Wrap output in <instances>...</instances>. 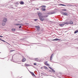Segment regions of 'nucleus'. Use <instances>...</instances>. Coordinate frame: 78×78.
I'll list each match as a JSON object with an SVG mask.
<instances>
[{
	"instance_id": "nucleus-26",
	"label": "nucleus",
	"mask_w": 78,
	"mask_h": 78,
	"mask_svg": "<svg viewBox=\"0 0 78 78\" xmlns=\"http://www.w3.org/2000/svg\"><path fill=\"white\" fill-rule=\"evenodd\" d=\"M44 69H47V67L46 66H44Z\"/></svg>"
},
{
	"instance_id": "nucleus-30",
	"label": "nucleus",
	"mask_w": 78,
	"mask_h": 78,
	"mask_svg": "<svg viewBox=\"0 0 78 78\" xmlns=\"http://www.w3.org/2000/svg\"><path fill=\"white\" fill-rule=\"evenodd\" d=\"M44 17H48V16H44Z\"/></svg>"
},
{
	"instance_id": "nucleus-9",
	"label": "nucleus",
	"mask_w": 78,
	"mask_h": 78,
	"mask_svg": "<svg viewBox=\"0 0 78 78\" xmlns=\"http://www.w3.org/2000/svg\"><path fill=\"white\" fill-rule=\"evenodd\" d=\"M60 39H58V38H56L54 40H52L51 41H60Z\"/></svg>"
},
{
	"instance_id": "nucleus-23",
	"label": "nucleus",
	"mask_w": 78,
	"mask_h": 78,
	"mask_svg": "<svg viewBox=\"0 0 78 78\" xmlns=\"http://www.w3.org/2000/svg\"><path fill=\"white\" fill-rule=\"evenodd\" d=\"M41 7H44V8H45L46 7V6L45 5H42L41 6Z\"/></svg>"
},
{
	"instance_id": "nucleus-34",
	"label": "nucleus",
	"mask_w": 78,
	"mask_h": 78,
	"mask_svg": "<svg viewBox=\"0 0 78 78\" xmlns=\"http://www.w3.org/2000/svg\"><path fill=\"white\" fill-rule=\"evenodd\" d=\"M68 5V6H72V5Z\"/></svg>"
},
{
	"instance_id": "nucleus-13",
	"label": "nucleus",
	"mask_w": 78,
	"mask_h": 78,
	"mask_svg": "<svg viewBox=\"0 0 78 78\" xmlns=\"http://www.w3.org/2000/svg\"><path fill=\"white\" fill-rule=\"evenodd\" d=\"M49 69H51V70H52L53 72H55V70H53V69H52V68H51V67L49 66Z\"/></svg>"
},
{
	"instance_id": "nucleus-2",
	"label": "nucleus",
	"mask_w": 78,
	"mask_h": 78,
	"mask_svg": "<svg viewBox=\"0 0 78 78\" xmlns=\"http://www.w3.org/2000/svg\"><path fill=\"white\" fill-rule=\"evenodd\" d=\"M64 25H69V23L68 22H65L63 23L60 24H59L60 27H63Z\"/></svg>"
},
{
	"instance_id": "nucleus-7",
	"label": "nucleus",
	"mask_w": 78,
	"mask_h": 78,
	"mask_svg": "<svg viewBox=\"0 0 78 78\" xmlns=\"http://www.w3.org/2000/svg\"><path fill=\"white\" fill-rule=\"evenodd\" d=\"M2 25H3V26H5V25H6V23L2 21Z\"/></svg>"
},
{
	"instance_id": "nucleus-18",
	"label": "nucleus",
	"mask_w": 78,
	"mask_h": 78,
	"mask_svg": "<svg viewBox=\"0 0 78 78\" xmlns=\"http://www.w3.org/2000/svg\"><path fill=\"white\" fill-rule=\"evenodd\" d=\"M12 31H16V29H12Z\"/></svg>"
},
{
	"instance_id": "nucleus-8",
	"label": "nucleus",
	"mask_w": 78,
	"mask_h": 78,
	"mask_svg": "<svg viewBox=\"0 0 78 78\" xmlns=\"http://www.w3.org/2000/svg\"><path fill=\"white\" fill-rule=\"evenodd\" d=\"M30 73H31L32 75V76H35V75H34V73H32V72H30Z\"/></svg>"
},
{
	"instance_id": "nucleus-29",
	"label": "nucleus",
	"mask_w": 78,
	"mask_h": 78,
	"mask_svg": "<svg viewBox=\"0 0 78 78\" xmlns=\"http://www.w3.org/2000/svg\"><path fill=\"white\" fill-rule=\"evenodd\" d=\"M60 5H62V6H66V5H64L62 4H60Z\"/></svg>"
},
{
	"instance_id": "nucleus-33",
	"label": "nucleus",
	"mask_w": 78,
	"mask_h": 78,
	"mask_svg": "<svg viewBox=\"0 0 78 78\" xmlns=\"http://www.w3.org/2000/svg\"><path fill=\"white\" fill-rule=\"evenodd\" d=\"M38 15L39 16V13H38Z\"/></svg>"
},
{
	"instance_id": "nucleus-24",
	"label": "nucleus",
	"mask_w": 78,
	"mask_h": 78,
	"mask_svg": "<svg viewBox=\"0 0 78 78\" xmlns=\"http://www.w3.org/2000/svg\"><path fill=\"white\" fill-rule=\"evenodd\" d=\"M20 25H21V26H23V24L21 23L20 24Z\"/></svg>"
},
{
	"instance_id": "nucleus-5",
	"label": "nucleus",
	"mask_w": 78,
	"mask_h": 78,
	"mask_svg": "<svg viewBox=\"0 0 78 78\" xmlns=\"http://www.w3.org/2000/svg\"><path fill=\"white\" fill-rule=\"evenodd\" d=\"M48 62L46 61L44 63V64L46 65V66H50V65L48 64L47 63Z\"/></svg>"
},
{
	"instance_id": "nucleus-17",
	"label": "nucleus",
	"mask_w": 78,
	"mask_h": 78,
	"mask_svg": "<svg viewBox=\"0 0 78 78\" xmlns=\"http://www.w3.org/2000/svg\"><path fill=\"white\" fill-rule=\"evenodd\" d=\"M26 61V59L25 58H23V62H25Z\"/></svg>"
},
{
	"instance_id": "nucleus-38",
	"label": "nucleus",
	"mask_w": 78,
	"mask_h": 78,
	"mask_svg": "<svg viewBox=\"0 0 78 78\" xmlns=\"http://www.w3.org/2000/svg\"><path fill=\"white\" fill-rule=\"evenodd\" d=\"M38 9V10H39V9Z\"/></svg>"
},
{
	"instance_id": "nucleus-19",
	"label": "nucleus",
	"mask_w": 78,
	"mask_h": 78,
	"mask_svg": "<svg viewBox=\"0 0 78 78\" xmlns=\"http://www.w3.org/2000/svg\"><path fill=\"white\" fill-rule=\"evenodd\" d=\"M0 40H1V41H3V42H6V41H5L2 40L1 38H0Z\"/></svg>"
},
{
	"instance_id": "nucleus-15",
	"label": "nucleus",
	"mask_w": 78,
	"mask_h": 78,
	"mask_svg": "<svg viewBox=\"0 0 78 78\" xmlns=\"http://www.w3.org/2000/svg\"><path fill=\"white\" fill-rule=\"evenodd\" d=\"M20 4H21V5H23L24 4V2H21Z\"/></svg>"
},
{
	"instance_id": "nucleus-6",
	"label": "nucleus",
	"mask_w": 78,
	"mask_h": 78,
	"mask_svg": "<svg viewBox=\"0 0 78 78\" xmlns=\"http://www.w3.org/2000/svg\"><path fill=\"white\" fill-rule=\"evenodd\" d=\"M35 27L37 28V31H39V27L37 26H35Z\"/></svg>"
},
{
	"instance_id": "nucleus-28",
	"label": "nucleus",
	"mask_w": 78,
	"mask_h": 78,
	"mask_svg": "<svg viewBox=\"0 0 78 78\" xmlns=\"http://www.w3.org/2000/svg\"><path fill=\"white\" fill-rule=\"evenodd\" d=\"M14 51V50H11L10 51V52H11L12 51Z\"/></svg>"
},
{
	"instance_id": "nucleus-37",
	"label": "nucleus",
	"mask_w": 78,
	"mask_h": 78,
	"mask_svg": "<svg viewBox=\"0 0 78 78\" xmlns=\"http://www.w3.org/2000/svg\"><path fill=\"white\" fill-rule=\"evenodd\" d=\"M53 14V13H51L50 14Z\"/></svg>"
},
{
	"instance_id": "nucleus-16",
	"label": "nucleus",
	"mask_w": 78,
	"mask_h": 78,
	"mask_svg": "<svg viewBox=\"0 0 78 78\" xmlns=\"http://www.w3.org/2000/svg\"><path fill=\"white\" fill-rule=\"evenodd\" d=\"M78 33V30H76L74 32V33H75V34H76V33Z\"/></svg>"
},
{
	"instance_id": "nucleus-32",
	"label": "nucleus",
	"mask_w": 78,
	"mask_h": 78,
	"mask_svg": "<svg viewBox=\"0 0 78 78\" xmlns=\"http://www.w3.org/2000/svg\"><path fill=\"white\" fill-rule=\"evenodd\" d=\"M0 37H3V36H0Z\"/></svg>"
},
{
	"instance_id": "nucleus-3",
	"label": "nucleus",
	"mask_w": 78,
	"mask_h": 78,
	"mask_svg": "<svg viewBox=\"0 0 78 78\" xmlns=\"http://www.w3.org/2000/svg\"><path fill=\"white\" fill-rule=\"evenodd\" d=\"M2 22L6 23V22H7V19L6 18L4 19L3 20Z\"/></svg>"
},
{
	"instance_id": "nucleus-11",
	"label": "nucleus",
	"mask_w": 78,
	"mask_h": 78,
	"mask_svg": "<svg viewBox=\"0 0 78 78\" xmlns=\"http://www.w3.org/2000/svg\"><path fill=\"white\" fill-rule=\"evenodd\" d=\"M53 54H52V55H51L50 58V59L51 60H51H52V58H53Z\"/></svg>"
},
{
	"instance_id": "nucleus-21",
	"label": "nucleus",
	"mask_w": 78,
	"mask_h": 78,
	"mask_svg": "<svg viewBox=\"0 0 78 78\" xmlns=\"http://www.w3.org/2000/svg\"><path fill=\"white\" fill-rule=\"evenodd\" d=\"M15 25H16V26H19V25H20V24H16Z\"/></svg>"
},
{
	"instance_id": "nucleus-25",
	"label": "nucleus",
	"mask_w": 78,
	"mask_h": 78,
	"mask_svg": "<svg viewBox=\"0 0 78 78\" xmlns=\"http://www.w3.org/2000/svg\"><path fill=\"white\" fill-rule=\"evenodd\" d=\"M6 43H7V44H9L11 46V44H9V43L7 42H5Z\"/></svg>"
},
{
	"instance_id": "nucleus-35",
	"label": "nucleus",
	"mask_w": 78,
	"mask_h": 78,
	"mask_svg": "<svg viewBox=\"0 0 78 78\" xmlns=\"http://www.w3.org/2000/svg\"><path fill=\"white\" fill-rule=\"evenodd\" d=\"M21 26H20L19 27V28H21Z\"/></svg>"
},
{
	"instance_id": "nucleus-31",
	"label": "nucleus",
	"mask_w": 78,
	"mask_h": 78,
	"mask_svg": "<svg viewBox=\"0 0 78 78\" xmlns=\"http://www.w3.org/2000/svg\"><path fill=\"white\" fill-rule=\"evenodd\" d=\"M34 66H36V63H34Z\"/></svg>"
},
{
	"instance_id": "nucleus-12",
	"label": "nucleus",
	"mask_w": 78,
	"mask_h": 78,
	"mask_svg": "<svg viewBox=\"0 0 78 78\" xmlns=\"http://www.w3.org/2000/svg\"><path fill=\"white\" fill-rule=\"evenodd\" d=\"M69 23L68 24H73V22H72L71 21L69 22V23Z\"/></svg>"
},
{
	"instance_id": "nucleus-20",
	"label": "nucleus",
	"mask_w": 78,
	"mask_h": 78,
	"mask_svg": "<svg viewBox=\"0 0 78 78\" xmlns=\"http://www.w3.org/2000/svg\"><path fill=\"white\" fill-rule=\"evenodd\" d=\"M25 66H29V65H28V64H27V63H25Z\"/></svg>"
},
{
	"instance_id": "nucleus-10",
	"label": "nucleus",
	"mask_w": 78,
	"mask_h": 78,
	"mask_svg": "<svg viewBox=\"0 0 78 78\" xmlns=\"http://www.w3.org/2000/svg\"><path fill=\"white\" fill-rule=\"evenodd\" d=\"M62 14L63 16H67V13H66L62 12Z\"/></svg>"
},
{
	"instance_id": "nucleus-27",
	"label": "nucleus",
	"mask_w": 78,
	"mask_h": 78,
	"mask_svg": "<svg viewBox=\"0 0 78 78\" xmlns=\"http://www.w3.org/2000/svg\"><path fill=\"white\" fill-rule=\"evenodd\" d=\"M34 20L35 21H37V19H34Z\"/></svg>"
},
{
	"instance_id": "nucleus-4",
	"label": "nucleus",
	"mask_w": 78,
	"mask_h": 78,
	"mask_svg": "<svg viewBox=\"0 0 78 78\" xmlns=\"http://www.w3.org/2000/svg\"><path fill=\"white\" fill-rule=\"evenodd\" d=\"M34 61H37V62H38L39 61V58H34Z\"/></svg>"
},
{
	"instance_id": "nucleus-22",
	"label": "nucleus",
	"mask_w": 78,
	"mask_h": 78,
	"mask_svg": "<svg viewBox=\"0 0 78 78\" xmlns=\"http://www.w3.org/2000/svg\"><path fill=\"white\" fill-rule=\"evenodd\" d=\"M62 11H67V9H62Z\"/></svg>"
},
{
	"instance_id": "nucleus-36",
	"label": "nucleus",
	"mask_w": 78,
	"mask_h": 78,
	"mask_svg": "<svg viewBox=\"0 0 78 78\" xmlns=\"http://www.w3.org/2000/svg\"><path fill=\"white\" fill-rule=\"evenodd\" d=\"M43 68V67H41V69H42Z\"/></svg>"
},
{
	"instance_id": "nucleus-1",
	"label": "nucleus",
	"mask_w": 78,
	"mask_h": 78,
	"mask_svg": "<svg viewBox=\"0 0 78 78\" xmlns=\"http://www.w3.org/2000/svg\"><path fill=\"white\" fill-rule=\"evenodd\" d=\"M40 19L41 21H44V16H42V13H40Z\"/></svg>"
},
{
	"instance_id": "nucleus-14",
	"label": "nucleus",
	"mask_w": 78,
	"mask_h": 78,
	"mask_svg": "<svg viewBox=\"0 0 78 78\" xmlns=\"http://www.w3.org/2000/svg\"><path fill=\"white\" fill-rule=\"evenodd\" d=\"M41 9L43 11H45V10H46V9L44 8H42Z\"/></svg>"
}]
</instances>
